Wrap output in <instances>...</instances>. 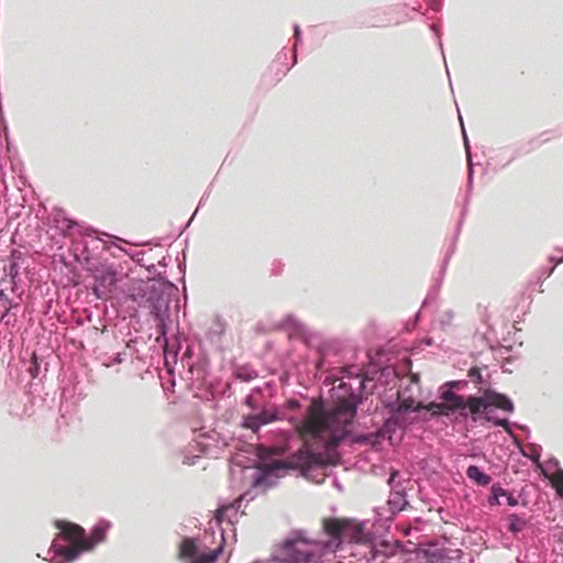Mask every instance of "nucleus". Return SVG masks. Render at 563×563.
<instances>
[{"label":"nucleus","mask_w":563,"mask_h":563,"mask_svg":"<svg viewBox=\"0 0 563 563\" xmlns=\"http://www.w3.org/2000/svg\"><path fill=\"white\" fill-rule=\"evenodd\" d=\"M343 540H349L356 543L365 542L366 536L364 533V526L352 519H346Z\"/></svg>","instance_id":"nucleus-9"},{"label":"nucleus","mask_w":563,"mask_h":563,"mask_svg":"<svg viewBox=\"0 0 563 563\" xmlns=\"http://www.w3.org/2000/svg\"><path fill=\"white\" fill-rule=\"evenodd\" d=\"M507 495V490H505L504 488H501L499 485H493L492 486V496L489 497V505L494 506V505H499V497L501 496H506Z\"/></svg>","instance_id":"nucleus-16"},{"label":"nucleus","mask_w":563,"mask_h":563,"mask_svg":"<svg viewBox=\"0 0 563 563\" xmlns=\"http://www.w3.org/2000/svg\"><path fill=\"white\" fill-rule=\"evenodd\" d=\"M464 408L467 412V416L470 415L472 417V420L475 422L478 419V416L483 412L487 411L486 400L484 395L481 397L477 396H468L465 398L464 401Z\"/></svg>","instance_id":"nucleus-10"},{"label":"nucleus","mask_w":563,"mask_h":563,"mask_svg":"<svg viewBox=\"0 0 563 563\" xmlns=\"http://www.w3.org/2000/svg\"><path fill=\"white\" fill-rule=\"evenodd\" d=\"M276 419L275 413L264 410L260 413L244 417L243 427L256 432L262 426L273 422Z\"/></svg>","instance_id":"nucleus-6"},{"label":"nucleus","mask_w":563,"mask_h":563,"mask_svg":"<svg viewBox=\"0 0 563 563\" xmlns=\"http://www.w3.org/2000/svg\"><path fill=\"white\" fill-rule=\"evenodd\" d=\"M467 376L474 382V383H482V373L478 367H472L468 369Z\"/></svg>","instance_id":"nucleus-21"},{"label":"nucleus","mask_w":563,"mask_h":563,"mask_svg":"<svg viewBox=\"0 0 563 563\" xmlns=\"http://www.w3.org/2000/svg\"><path fill=\"white\" fill-rule=\"evenodd\" d=\"M134 246L139 247V246H145V245L144 244H135Z\"/></svg>","instance_id":"nucleus-26"},{"label":"nucleus","mask_w":563,"mask_h":563,"mask_svg":"<svg viewBox=\"0 0 563 563\" xmlns=\"http://www.w3.org/2000/svg\"><path fill=\"white\" fill-rule=\"evenodd\" d=\"M426 555L430 563H442L443 562V555L438 550H428L426 552Z\"/></svg>","instance_id":"nucleus-18"},{"label":"nucleus","mask_w":563,"mask_h":563,"mask_svg":"<svg viewBox=\"0 0 563 563\" xmlns=\"http://www.w3.org/2000/svg\"><path fill=\"white\" fill-rule=\"evenodd\" d=\"M441 398L443 401L439 407L449 410V412L460 410L461 417H467V412L465 411L464 408L465 398L462 395H459L452 390H446L442 394Z\"/></svg>","instance_id":"nucleus-5"},{"label":"nucleus","mask_w":563,"mask_h":563,"mask_svg":"<svg viewBox=\"0 0 563 563\" xmlns=\"http://www.w3.org/2000/svg\"><path fill=\"white\" fill-rule=\"evenodd\" d=\"M346 518H324L322 520L323 531L334 540H343Z\"/></svg>","instance_id":"nucleus-7"},{"label":"nucleus","mask_w":563,"mask_h":563,"mask_svg":"<svg viewBox=\"0 0 563 563\" xmlns=\"http://www.w3.org/2000/svg\"><path fill=\"white\" fill-rule=\"evenodd\" d=\"M222 548L219 547L209 552H199V548L192 538H185L179 544L178 558L187 563H213L219 558Z\"/></svg>","instance_id":"nucleus-3"},{"label":"nucleus","mask_w":563,"mask_h":563,"mask_svg":"<svg viewBox=\"0 0 563 563\" xmlns=\"http://www.w3.org/2000/svg\"><path fill=\"white\" fill-rule=\"evenodd\" d=\"M552 484L559 494H563V471L556 472L553 476Z\"/></svg>","instance_id":"nucleus-17"},{"label":"nucleus","mask_w":563,"mask_h":563,"mask_svg":"<svg viewBox=\"0 0 563 563\" xmlns=\"http://www.w3.org/2000/svg\"><path fill=\"white\" fill-rule=\"evenodd\" d=\"M440 405H441V402L440 404L431 402L429 405V410H431L433 415H438V413L439 415H449V410L439 407Z\"/></svg>","instance_id":"nucleus-22"},{"label":"nucleus","mask_w":563,"mask_h":563,"mask_svg":"<svg viewBox=\"0 0 563 563\" xmlns=\"http://www.w3.org/2000/svg\"><path fill=\"white\" fill-rule=\"evenodd\" d=\"M229 509V507L227 506H223L221 508H219L216 512V519L218 522H222L223 519H224V516H225V511Z\"/></svg>","instance_id":"nucleus-23"},{"label":"nucleus","mask_w":563,"mask_h":563,"mask_svg":"<svg viewBox=\"0 0 563 563\" xmlns=\"http://www.w3.org/2000/svg\"><path fill=\"white\" fill-rule=\"evenodd\" d=\"M356 397L339 400L330 410L321 401H312L306 418L296 426L303 445L285 460L261 463L254 475L252 486L267 489L275 485L279 473L286 470H296L303 476L317 467L336 465L339 456L335 448L347 435V427L356 413Z\"/></svg>","instance_id":"nucleus-1"},{"label":"nucleus","mask_w":563,"mask_h":563,"mask_svg":"<svg viewBox=\"0 0 563 563\" xmlns=\"http://www.w3.org/2000/svg\"><path fill=\"white\" fill-rule=\"evenodd\" d=\"M487 409L490 407L498 408L506 412H514L515 406L512 401L504 394L497 393L493 389H486L484 391Z\"/></svg>","instance_id":"nucleus-4"},{"label":"nucleus","mask_w":563,"mask_h":563,"mask_svg":"<svg viewBox=\"0 0 563 563\" xmlns=\"http://www.w3.org/2000/svg\"><path fill=\"white\" fill-rule=\"evenodd\" d=\"M508 520V529L515 533L521 531L526 526V521L517 515H510Z\"/></svg>","instance_id":"nucleus-15"},{"label":"nucleus","mask_w":563,"mask_h":563,"mask_svg":"<svg viewBox=\"0 0 563 563\" xmlns=\"http://www.w3.org/2000/svg\"><path fill=\"white\" fill-rule=\"evenodd\" d=\"M485 420L489 421V422H493L495 426L501 427V428H504L507 431H510L509 422H508L507 419H497V418H493V417L486 415L485 416Z\"/></svg>","instance_id":"nucleus-20"},{"label":"nucleus","mask_w":563,"mask_h":563,"mask_svg":"<svg viewBox=\"0 0 563 563\" xmlns=\"http://www.w3.org/2000/svg\"><path fill=\"white\" fill-rule=\"evenodd\" d=\"M397 475V472L391 473L389 482L394 481L395 476Z\"/></svg>","instance_id":"nucleus-25"},{"label":"nucleus","mask_w":563,"mask_h":563,"mask_svg":"<svg viewBox=\"0 0 563 563\" xmlns=\"http://www.w3.org/2000/svg\"><path fill=\"white\" fill-rule=\"evenodd\" d=\"M62 530L63 538L71 544H78L80 542H90L85 538V530L75 523H62L58 526Z\"/></svg>","instance_id":"nucleus-8"},{"label":"nucleus","mask_w":563,"mask_h":563,"mask_svg":"<svg viewBox=\"0 0 563 563\" xmlns=\"http://www.w3.org/2000/svg\"><path fill=\"white\" fill-rule=\"evenodd\" d=\"M317 559V543L300 533L289 536L276 544L273 556L278 563H316Z\"/></svg>","instance_id":"nucleus-2"},{"label":"nucleus","mask_w":563,"mask_h":563,"mask_svg":"<svg viewBox=\"0 0 563 563\" xmlns=\"http://www.w3.org/2000/svg\"><path fill=\"white\" fill-rule=\"evenodd\" d=\"M146 254H147V252L144 250H141L136 253H129V255L133 260H135L141 266H143L147 269L154 268V266H155L154 261L151 258H146Z\"/></svg>","instance_id":"nucleus-14"},{"label":"nucleus","mask_w":563,"mask_h":563,"mask_svg":"<svg viewBox=\"0 0 563 563\" xmlns=\"http://www.w3.org/2000/svg\"><path fill=\"white\" fill-rule=\"evenodd\" d=\"M104 539V530L102 528H95L91 533V539H88L92 547L95 543L101 542Z\"/></svg>","instance_id":"nucleus-19"},{"label":"nucleus","mask_w":563,"mask_h":563,"mask_svg":"<svg viewBox=\"0 0 563 563\" xmlns=\"http://www.w3.org/2000/svg\"><path fill=\"white\" fill-rule=\"evenodd\" d=\"M506 497H507V503L509 506L514 507V506L518 505L517 498H515L511 494L507 493Z\"/></svg>","instance_id":"nucleus-24"},{"label":"nucleus","mask_w":563,"mask_h":563,"mask_svg":"<svg viewBox=\"0 0 563 563\" xmlns=\"http://www.w3.org/2000/svg\"><path fill=\"white\" fill-rule=\"evenodd\" d=\"M92 549L91 542H80L69 547H60L56 552L67 561H74L81 552Z\"/></svg>","instance_id":"nucleus-11"},{"label":"nucleus","mask_w":563,"mask_h":563,"mask_svg":"<svg viewBox=\"0 0 563 563\" xmlns=\"http://www.w3.org/2000/svg\"><path fill=\"white\" fill-rule=\"evenodd\" d=\"M99 282L100 286L104 288L102 294L107 295L112 291V287L117 282L115 274L113 272H107L99 278Z\"/></svg>","instance_id":"nucleus-13"},{"label":"nucleus","mask_w":563,"mask_h":563,"mask_svg":"<svg viewBox=\"0 0 563 563\" xmlns=\"http://www.w3.org/2000/svg\"><path fill=\"white\" fill-rule=\"evenodd\" d=\"M466 476L479 486H487L492 482V477L484 473L478 466L470 465L466 468Z\"/></svg>","instance_id":"nucleus-12"}]
</instances>
